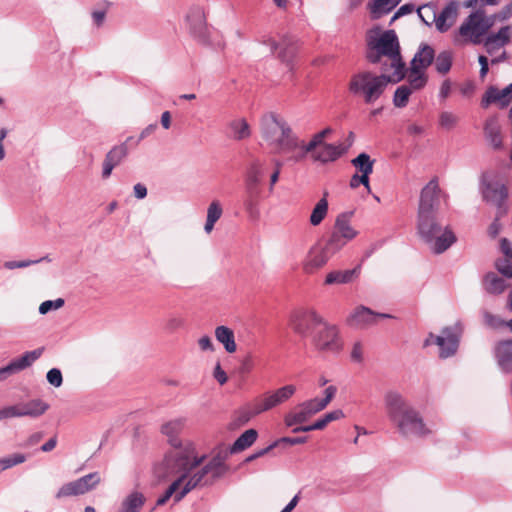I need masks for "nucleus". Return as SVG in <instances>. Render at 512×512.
Listing matches in <instances>:
<instances>
[{"mask_svg": "<svg viewBox=\"0 0 512 512\" xmlns=\"http://www.w3.org/2000/svg\"><path fill=\"white\" fill-rule=\"evenodd\" d=\"M345 151L346 148L342 144L334 145L324 142L315 150L308 151V153L311 154V158L314 161L327 163L337 160Z\"/></svg>", "mask_w": 512, "mask_h": 512, "instance_id": "4be33fe9", "label": "nucleus"}, {"mask_svg": "<svg viewBox=\"0 0 512 512\" xmlns=\"http://www.w3.org/2000/svg\"><path fill=\"white\" fill-rule=\"evenodd\" d=\"M484 324L491 329H499L506 327V321L500 316L494 315L491 312L484 310L482 312Z\"/></svg>", "mask_w": 512, "mask_h": 512, "instance_id": "603ef678", "label": "nucleus"}, {"mask_svg": "<svg viewBox=\"0 0 512 512\" xmlns=\"http://www.w3.org/2000/svg\"><path fill=\"white\" fill-rule=\"evenodd\" d=\"M452 66V55L448 51L439 53L435 60V68L438 73L446 74L450 71Z\"/></svg>", "mask_w": 512, "mask_h": 512, "instance_id": "8fccbe9b", "label": "nucleus"}, {"mask_svg": "<svg viewBox=\"0 0 512 512\" xmlns=\"http://www.w3.org/2000/svg\"><path fill=\"white\" fill-rule=\"evenodd\" d=\"M364 185L367 192L370 193L371 192V188H370V184H369V176L368 175H364V174H359V173H355L351 179H350V187L352 189H355L357 187H359V185Z\"/></svg>", "mask_w": 512, "mask_h": 512, "instance_id": "13d9d810", "label": "nucleus"}, {"mask_svg": "<svg viewBox=\"0 0 512 512\" xmlns=\"http://www.w3.org/2000/svg\"><path fill=\"white\" fill-rule=\"evenodd\" d=\"M459 339L452 332L450 328L442 330L441 335L434 336L430 334L425 340V346L436 344L440 348L439 356L441 358H448L454 355L458 348Z\"/></svg>", "mask_w": 512, "mask_h": 512, "instance_id": "a211bd4d", "label": "nucleus"}, {"mask_svg": "<svg viewBox=\"0 0 512 512\" xmlns=\"http://www.w3.org/2000/svg\"><path fill=\"white\" fill-rule=\"evenodd\" d=\"M511 16H512V11L507 6H505L498 13L491 15V16H487V17L493 19V25H494L497 20L505 21V20L509 19Z\"/></svg>", "mask_w": 512, "mask_h": 512, "instance_id": "e2e57ef3", "label": "nucleus"}, {"mask_svg": "<svg viewBox=\"0 0 512 512\" xmlns=\"http://www.w3.org/2000/svg\"><path fill=\"white\" fill-rule=\"evenodd\" d=\"M264 176L263 165L259 161H254L249 166L245 176V189L261 190L259 185Z\"/></svg>", "mask_w": 512, "mask_h": 512, "instance_id": "7c9ffc66", "label": "nucleus"}, {"mask_svg": "<svg viewBox=\"0 0 512 512\" xmlns=\"http://www.w3.org/2000/svg\"><path fill=\"white\" fill-rule=\"evenodd\" d=\"M310 343L315 351L322 354H339L344 348V341L339 328L324 318L315 332L311 334Z\"/></svg>", "mask_w": 512, "mask_h": 512, "instance_id": "6e6552de", "label": "nucleus"}, {"mask_svg": "<svg viewBox=\"0 0 512 512\" xmlns=\"http://www.w3.org/2000/svg\"><path fill=\"white\" fill-rule=\"evenodd\" d=\"M198 345L202 351H214V345L211 338L207 335L202 336L198 340Z\"/></svg>", "mask_w": 512, "mask_h": 512, "instance_id": "338daca9", "label": "nucleus"}, {"mask_svg": "<svg viewBox=\"0 0 512 512\" xmlns=\"http://www.w3.org/2000/svg\"><path fill=\"white\" fill-rule=\"evenodd\" d=\"M295 392L296 387L292 384L280 387L274 391L266 392L254 399L256 409L261 413L271 410L288 401Z\"/></svg>", "mask_w": 512, "mask_h": 512, "instance_id": "dca6fc26", "label": "nucleus"}, {"mask_svg": "<svg viewBox=\"0 0 512 512\" xmlns=\"http://www.w3.org/2000/svg\"><path fill=\"white\" fill-rule=\"evenodd\" d=\"M328 424L326 423V420L324 417L318 419L317 421H315L313 424L311 425H307V426H298V427H295L293 429V432L294 433H297V432H309V431H313V430H322L324 429Z\"/></svg>", "mask_w": 512, "mask_h": 512, "instance_id": "bf43d9fd", "label": "nucleus"}, {"mask_svg": "<svg viewBox=\"0 0 512 512\" xmlns=\"http://www.w3.org/2000/svg\"><path fill=\"white\" fill-rule=\"evenodd\" d=\"M417 230L420 237L436 254L447 250L456 240L451 230L443 229L439 224L436 213H418Z\"/></svg>", "mask_w": 512, "mask_h": 512, "instance_id": "423d86ee", "label": "nucleus"}, {"mask_svg": "<svg viewBox=\"0 0 512 512\" xmlns=\"http://www.w3.org/2000/svg\"><path fill=\"white\" fill-rule=\"evenodd\" d=\"M312 416L314 415L311 413V410L304 402H302L285 415L284 423L287 427H293L295 425L305 423Z\"/></svg>", "mask_w": 512, "mask_h": 512, "instance_id": "c85d7f7f", "label": "nucleus"}, {"mask_svg": "<svg viewBox=\"0 0 512 512\" xmlns=\"http://www.w3.org/2000/svg\"><path fill=\"white\" fill-rule=\"evenodd\" d=\"M512 28L507 25L501 27L497 33L488 35L483 39L484 47L488 54L492 55L495 51L503 48L511 40Z\"/></svg>", "mask_w": 512, "mask_h": 512, "instance_id": "5701e85b", "label": "nucleus"}, {"mask_svg": "<svg viewBox=\"0 0 512 512\" xmlns=\"http://www.w3.org/2000/svg\"><path fill=\"white\" fill-rule=\"evenodd\" d=\"M402 0H370L367 4L373 19H379L391 12Z\"/></svg>", "mask_w": 512, "mask_h": 512, "instance_id": "2f4dec72", "label": "nucleus"}, {"mask_svg": "<svg viewBox=\"0 0 512 512\" xmlns=\"http://www.w3.org/2000/svg\"><path fill=\"white\" fill-rule=\"evenodd\" d=\"M337 393V387L334 385L328 386L324 390L325 397L322 399L319 398H313L307 401H304L306 406L311 410V413L313 415L317 414L318 412L324 410L329 403L334 399Z\"/></svg>", "mask_w": 512, "mask_h": 512, "instance_id": "473e14b6", "label": "nucleus"}, {"mask_svg": "<svg viewBox=\"0 0 512 512\" xmlns=\"http://www.w3.org/2000/svg\"><path fill=\"white\" fill-rule=\"evenodd\" d=\"M511 94H512V84L508 85L501 91H498L496 89H490L487 92L486 105H488L492 101H500L506 97H509Z\"/></svg>", "mask_w": 512, "mask_h": 512, "instance_id": "864d4df0", "label": "nucleus"}, {"mask_svg": "<svg viewBox=\"0 0 512 512\" xmlns=\"http://www.w3.org/2000/svg\"><path fill=\"white\" fill-rule=\"evenodd\" d=\"M493 27V19L488 18L483 10L471 13L460 25L458 35L462 44L479 45L488 31Z\"/></svg>", "mask_w": 512, "mask_h": 512, "instance_id": "0eeeda50", "label": "nucleus"}, {"mask_svg": "<svg viewBox=\"0 0 512 512\" xmlns=\"http://www.w3.org/2000/svg\"><path fill=\"white\" fill-rule=\"evenodd\" d=\"M337 253L328 242L312 245L302 261L303 272L308 275L315 274Z\"/></svg>", "mask_w": 512, "mask_h": 512, "instance_id": "f8f14e48", "label": "nucleus"}, {"mask_svg": "<svg viewBox=\"0 0 512 512\" xmlns=\"http://www.w3.org/2000/svg\"><path fill=\"white\" fill-rule=\"evenodd\" d=\"M434 58V49L427 44H422L412 59L410 66H415L418 69L426 71V69L432 64Z\"/></svg>", "mask_w": 512, "mask_h": 512, "instance_id": "72a5a7b5", "label": "nucleus"}, {"mask_svg": "<svg viewBox=\"0 0 512 512\" xmlns=\"http://www.w3.org/2000/svg\"><path fill=\"white\" fill-rule=\"evenodd\" d=\"M258 414H261V412L256 409V403L253 400L250 403H248L247 405H245L244 407L240 408L234 414V418L231 422V426L234 428L241 427V426L245 425L246 423H248L251 420V418H253L254 416H256Z\"/></svg>", "mask_w": 512, "mask_h": 512, "instance_id": "c9c22d12", "label": "nucleus"}, {"mask_svg": "<svg viewBox=\"0 0 512 512\" xmlns=\"http://www.w3.org/2000/svg\"><path fill=\"white\" fill-rule=\"evenodd\" d=\"M483 287L489 294L499 295L507 288L506 281L494 272L487 273L483 278Z\"/></svg>", "mask_w": 512, "mask_h": 512, "instance_id": "e433bc0d", "label": "nucleus"}, {"mask_svg": "<svg viewBox=\"0 0 512 512\" xmlns=\"http://www.w3.org/2000/svg\"><path fill=\"white\" fill-rule=\"evenodd\" d=\"M194 455L197 458H200L201 461L195 465L189 474L187 475L183 485V488L181 491H179L176 496H174V500L176 502L180 501L187 493H189L192 489L207 485L211 482V479L218 476L222 463L219 459H212L210 462L199 468L197 471H195L196 468H198L205 460V456H198L196 454V451L194 450Z\"/></svg>", "mask_w": 512, "mask_h": 512, "instance_id": "1a4fd4ad", "label": "nucleus"}, {"mask_svg": "<svg viewBox=\"0 0 512 512\" xmlns=\"http://www.w3.org/2000/svg\"><path fill=\"white\" fill-rule=\"evenodd\" d=\"M144 503V495L139 492H133L123 501L122 506L126 512H138Z\"/></svg>", "mask_w": 512, "mask_h": 512, "instance_id": "de8ad7c7", "label": "nucleus"}, {"mask_svg": "<svg viewBox=\"0 0 512 512\" xmlns=\"http://www.w3.org/2000/svg\"><path fill=\"white\" fill-rule=\"evenodd\" d=\"M331 133L330 128H326L315 135H313L312 139L309 143H305L303 140H300V150L296 156H294V163H298L303 161L308 154V151L315 150L322 143H324V139Z\"/></svg>", "mask_w": 512, "mask_h": 512, "instance_id": "cd10ccee", "label": "nucleus"}, {"mask_svg": "<svg viewBox=\"0 0 512 512\" xmlns=\"http://www.w3.org/2000/svg\"><path fill=\"white\" fill-rule=\"evenodd\" d=\"M351 163L359 174L369 176L373 172L374 160L366 153H360L356 158L352 159Z\"/></svg>", "mask_w": 512, "mask_h": 512, "instance_id": "49530a36", "label": "nucleus"}, {"mask_svg": "<svg viewBox=\"0 0 512 512\" xmlns=\"http://www.w3.org/2000/svg\"><path fill=\"white\" fill-rule=\"evenodd\" d=\"M323 317L313 309H298L290 314L288 325L301 338L311 339Z\"/></svg>", "mask_w": 512, "mask_h": 512, "instance_id": "9b49d317", "label": "nucleus"}, {"mask_svg": "<svg viewBox=\"0 0 512 512\" xmlns=\"http://www.w3.org/2000/svg\"><path fill=\"white\" fill-rule=\"evenodd\" d=\"M64 305V300L62 298H58L55 301H44L39 306V312L41 314H46L52 309H59Z\"/></svg>", "mask_w": 512, "mask_h": 512, "instance_id": "052dcab7", "label": "nucleus"}, {"mask_svg": "<svg viewBox=\"0 0 512 512\" xmlns=\"http://www.w3.org/2000/svg\"><path fill=\"white\" fill-rule=\"evenodd\" d=\"M353 213L339 214L334 223L332 233L328 239V243L339 252L345 245L357 237L358 231L351 225V217Z\"/></svg>", "mask_w": 512, "mask_h": 512, "instance_id": "ddd939ff", "label": "nucleus"}, {"mask_svg": "<svg viewBox=\"0 0 512 512\" xmlns=\"http://www.w3.org/2000/svg\"><path fill=\"white\" fill-rule=\"evenodd\" d=\"M361 272V267L356 266L348 270H333L326 274L324 285L349 284L356 280Z\"/></svg>", "mask_w": 512, "mask_h": 512, "instance_id": "bb28decb", "label": "nucleus"}, {"mask_svg": "<svg viewBox=\"0 0 512 512\" xmlns=\"http://www.w3.org/2000/svg\"><path fill=\"white\" fill-rule=\"evenodd\" d=\"M258 437V433L255 429H248L242 433L234 442L231 447V452L237 453L243 451L254 444Z\"/></svg>", "mask_w": 512, "mask_h": 512, "instance_id": "c03bdc74", "label": "nucleus"}, {"mask_svg": "<svg viewBox=\"0 0 512 512\" xmlns=\"http://www.w3.org/2000/svg\"><path fill=\"white\" fill-rule=\"evenodd\" d=\"M366 42L369 48L367 59L371 63H382V70L391 73L394 82L405 77V63L400 55V46L396 33L388 30L380 34V29L375 28L367 32Z\"/></svg>", "mask_w": 512, "mask_h": 512, "instance_id": "f257e3e1", "label": "nucleus"}, {"mask_svg": "<svg viewBox=\"0 0 512 512\" xmlns=\"http://www.w3.org/2000/svg\"><path fill=\"white\" fill-rule=\"evenodd\" d=\"M101 481L98 472L89 473L79 479L62 485L56 493V498H66L83 495L94 489Z\"/></svg>", "mask_w": 512, "mask_h": 512, "instance_id": "2eb2a0df", "label": "nucleus"}, {"mask_svg": "<svg viewBox=\"0 0 512 512\" xmlns=\"http://www.w3.org/2000/svg\"><path fill=\"white\" fill-rule=\"evenodd\" d=\"M484 133L494 148H499L502 145V136L498 120L495 117H490L486 120L484 126Z\"/></svg>", "mask_w": 512, "mask_h": 512, "instance_id": "4c0bfd02", "label": "nucleus"}, {"mask_svg": "<svg viewBox=\"0 0 512 512\" xmlns=\"http://www.w3.org/2000/svg\"><path fill=\"white\" fill-rule=\"evenodd\" d=\"M20 405L23 416L32 418L43 415L49 409V404L40 399H33L25 403H20Z\"/></svg>", "mask_w": 512, "mask_h": 512, "instance_id": "58836bf2", "label": "nucleus"}, {"mask_svg": "<svg viewBox=\"0 0 512 512\" xmlns=\"http://www.w3.org/2000/svg\"><path fill=\"white\" fill-rule=\"evenodd\" d=\"M47 381L54 387H60L63 382L62 373L57 368H52L47 373Z\"/></svg>", "mask_w": 512, "mask_h": 512, "instance_id": "680f3d73", "label": "nucleus"}, {"mask_svg": "<svg viewBox=\"0 0 512 512\" xmlns=\"http://www.w3.org/2000/svg\"><path fill=\"white\" fill-rule=\"evenodd\" d=\"M201 461L194 455V448L189 445L184 450L178 451L175 454L165 457L163 462L155 468L156 476L161 480H167L177 474L179 477L168 487L165 493L158 498L156 505L162 506L176 494L184 483L187 475L191 469Z\"/></svg>", "mask_w": 512, "mask_h": 512, "instance_id": "20e7f679", "label": "nucleus"}, {"mask_svg": "<svg viewBox=\"0 0 512 512\" xmlns=\"http://www.w3.org/2000/svg\"><path fill=\"white\" fill-rule=\"evenodd\" d=\"M127 146L125 144H121L113 147L105 156L103 161V171L102 177L107 179L114 167H116L127 155Z\"/></svg>", "mask_w": 512, "mask_h": 512, "instance_id": "393cba45", "label": "nucleus"}, {"mask_svg": "<svg viewBox=\"0 0 512 512\" xmlns=\"http://www.w3.org/2000/svg\"><path fill=\"white\" fill-rule=\"evenodd\" d=\"M272 47L277 51L278 58L287 65H290L297 50L295 42L290 38H284L280 43L273 41Z\"/></svg>", "mask_w": 512, "mask_h": 512, "instance_id": "c756f323", "label": "nucleus"}, {"mask_svg": "<svg viewBox=\"0 0 512 512\" xmlns=\"http://www.w3.org/2000/svg\"><path fill=\"white\" fill-rule=\"evenodd\" d=\"M458 122V117L451 113V112H448V111H444L440 114V118H439V123L441 125V127L445 128V129H452L456 126Z\"/></svg>", "mask_w": 512, "mask_h": 512, "instance_id": "4d7b16f0", "label": "nucleus"}, {"mask_svg": "<svg viewBox=\"0 0 512 512\" xmlns=\"http://www.w3.org/2000/svg\"><path fill=\"white\" fill-rule=\"evenodd\" d=\"M500 250L503 254L502 257L512 258V244L507 238H502L500 240Z\"/></svg>", "mask_w": 512, "mask_h": 512, "instance_id": "774afa93", "label": "nucleus"}, {"mask_svg": "<svg viewBox=\"0 0 512 512\" xmlns=\"http://www.w3.org/2000/svg\"><path fill=\"white\" fill-rule=\"evenodd\" d=\"M26 460L23 454H14L3 459H0V471L13 467L17 464H21Z\"/></svg>", "mask_w": 512, "mask_h": 512, "instance_id": "6e6d98bb", "label": "nucleus"}, {"mask_svg": "<svg viewBox=\"0 0 512 512\" xmlns=\"http://www.w3.org/2000/svg\"><path fill=\"white\" fill-rule=\"evenodd\" d=\"M414 91L411 89V87L407 85H401L399 86L395 93L393 98V103L398 108H403L407 105L410 95Z\"/></svg>", "mask_w": 512, "mask_h": 512, "instance_id": "09e8293b", "label": "nucleus"}, {"mask_svg": "<svg viewBox=\"0 0 512 512\" xmlns=\"http://www.w3.org/2000/svg\"><path fill=\"white\" fill-rule=\"evenodd\" d=\"M186 22L189 26L191 33L198 38L206 37V16L202 7L194 5L190 7L187 15Z\"/></svg>", "mask_w": 512, "mask_h": 512, "instance_id": "412c9836", "label": "nucleus"}, {"mask_svg": "<svg viewBox=\"0 0 512 512\" xmlns=\"http://www.w3.org/2000/svg\"><path fill=\"white\" fill-rule=\"evenodd\" d=\"M216 340L221 343L227 353H234L237 350L234 332L231 328L221 325L215 329Z\"/></svg>", "mask_w": 512, "mask_h": 512, "instance_id": "f704fd0d", "label": "nucleus"}, {"mask_svg": "<svg viewBox=\"0 0 512 512\" xmlns=\"http://www.w3.org/2000/svg\"><path fill=\"white\" fill-rule=\"evenodd\" d=\"M483 201L496 208L497 215L503 216L507 212L508 187L498 178L484 177L480 184Z\"/></svg>", "mask_w": 512, "mask_h": 512, "instance_id": "9d476101", "label": "nucleus"}, {"mask_svg": "<svg viewBox=\"0 0 512 512\" xmlns=\"http://www.w3.org/2000/svg\"><path fill=\"white\" fill-rule=\"evenodd\" d=\"M442 196L447 198L440 189L437 178L431 179L421 190L418 213H437Z\"/></svg>", "mask_w": 512, "mask_h": 512, "instance_id": "f3484780", "label": "nucleus"}, {"mask_svg": "<svg viewBox=\"0 0 512 512\" xmlns=\"http://www.w3.org/2000/svg\"><path fill=\"white\" fill-rule=\"evenodd\" d=\"M351 359L355 362H361L363 360V347L360 342H356L353 345Z\"/></svg>", "mask_w": 512, "mask_h": 512, "instance_id": "69168bd1", "label": "nucleus"}, {"mask_svg": "<svg viewBox=\"0 0 512 512\" xmlns=\"http://www.w3.org/2000/svg\"><path fill=\"white\" fill-rule=\"evenodd\" d=\"M424 11H429L428 18L432 19V22L435 23L436 28L440 32H446L456 21L458 14V3L456 1L450 2L444 7L439 15H436L434 8L431 5H423L419 7L417 9L418 16L425 24L429 25L428 19H426L424 16Z\"/></svg>", "mask_w": 512, "mask_h": 512, "instance_id": "4468645a", "label": "nucleus"}, {"mask_svg": "<svg viewBox=\"0 0 512 512\" xmlns=\"http://www.w3.org/2000/svg\"><path fill=\"white\" fill-rule=\"evenodd\" d=\"M185 326V319L179 315L169 316L163 325V329L167 333H175Z\"/></svg>", "mask_w": 512, "mask_h": 512, "instance_id": "3c124183", "label": "nucleus"}, {"mask_svg": "<svg viewBox=\"0 0 512 512\" xmlns=\"http://www.w3.org/2000/svg\"><path fill=\"white\" fill-rule=\"evenodd\" d=\"M407 86L411 87L413 91L421 90L425 87L428 76L426 71L410 66L407 74Z\"/></svg>", "mask_w": 512, "mask_h": 512, "instance_id": "ea45409f", "label": "nucleus"}, {"mask_svg": "<svg viewBox=\"0 0 512 512\" xmlns=\"http://www.w3.org/2000/svg\"><path fill=\"white\" fill-rule=\"evenodd\" d=\"M223 213L222 206L218 200H213L207 209V219L204 226L206 233H210L215 223L221 218Z\"/></svg>", "mask_w": 512, "mask_h": 512, "instance_id": "a18cd8bd", "label": "nucleus"}, {"mask_svg": "<svg viewBox=\"0 0 512 512\" xmlns=\"http://www.w3.org/2000/svg\"><path fill=\"white\" fill-rule=\"evenodd\" d=\"M383 401L389 421L402 437H424L431 433L421 414L401 393L395 390L387 391Z\"/></svg>", "mask_w": 512, "mask_h": 512, "instance_id": "f03ea898", "label": "nucleus"}, {"mask_svg": "<svg viewBox=\"0 0 512 512\" xmlns=\"http://www.w3.org/2000/svg\"><path fill=\"white\" fill-rule=\"evenodd\" d=\"M261 190L245 189L243 207L250 221H258L260 218Z\"/></svg>", "mask_w": 512, "mask_h": 512, "instance_id": "a878e982", "label": "nucleus"}, {"mask_svg": "<svg viewBox=\"0 0 512 512\" xmlns=\"http://www.w3.org/2000/svg\"><path fill=\"white\" fill-rule=\"evenodd\" d=\"M184 426L185 419L183 418L174 419L162 425V433L169 438L170 444L175 448V451L169 453L166 457H169L178 451L184 450L189 445L195 448L194 445L191 443H187L183 447L181 446V441L178 439V435L181 433Z\"/></svg>", "mask_w": 512, "mask_h": 512, "instance_id": "aec40b11", "label": "nucleus"}, {"mask_svg": "<svg viewBox=\"0 0 512 512\" xmlns=\"http://www.w3.org/2000/svg\"><path fill=\"white\" fill-rule=\"evenodd\" d=\"M328 192H324L323 197L316 203L312 210L309 221L312 226H318L325 219L328 213Z\"/></svg>", "mask_w": 512, "mask_h": 512, "instance_id": "37998d69", "label": "nucleus"}, {"mask_svg": "<svg viewBox=\"0 0 512 512\" xmlns=\"http://www.w3.org/2000/svg\"><path fill=\"white\" fill-rule=\"evenodd\" d=\"M390 82H394L391 73L376 74L362 70L350 77L348 91L365 104H373L380 99Z\"/></svg>", "mask_w": 512, "mask_h": 512, "instance_id": "39448f33", "label": "nucleus"}, {"mask_svg": "<svg viewBox=\"0 0 512 512\" xmlns=\"http://www.w3.org/2000/svg\"><path fill=\"white\" fill-rule=\"evenodd\" d=\"M261 137L275 154H288L287 161L294 162L300 150V139L279 115L269 112L262 116Z\"/></svg>", "mask_w": 512, "mask_h": 512, "instance_id": "7ed1b4c3", "label": "nucleus"}, {"mask_svg": "<svg viewBox=\"0 0 512 512\" xmlns=\"http://www.w3.org/2000/svg\"><path fill=\"white\" fill-rule=\"evenodd\" d=\"M44 348H37L33 351L26 352L23 356L13 360L10 365L14 373L21 371L29 367L34 361H36L43 353Z\"/></svg>", "mask_w": 512, "mask_h": 512, "instance_id": "a19ab883", "label": "nucleus"}, {"mask_svg": "<svg viewBox=\"0 0 512 512\" xmlns=\"http://www.w3.org/2000/svg\"><path fill=\"white\" fill-rule=\"evenodd\" d=\"M385 313H376L365 306L356 307L347 317L346 322L349 326L355 328H364L376 322V318H391Z\"/></svg>", "mask_w": 512, "mask_h": 512, "instance_id": "6ab92c4d", "label": "nucleus"}, {"mask_svg": "<svg viewBox=\"0 0 512 512\" xmlns=\"http://www.w3.org/2000/svg\"><path fill=\"white\" fill-rule=\"evenodd\" d=\"M496 361L505 373H512V340H502L494 348Z\"/></svg>", "mask_w": 512, "mask_h": 512, "instance_id": "b1692460", "label": "nucleus"}, {"mask_svg": "<svg viewBox=\"0 0 512 512\" xmlns=\"http://www.w3.org/2000/svg\"><path fill=\"white\" fill-rule=\"evenodd\" d=\"M230 135L235 140H244L250 137L251 130L244 118L235 119L229 123Z\"/></svg>", "mask_w": 512, "mask_h": 512, "instance_id": "79ce46f5", "label": "nucleus"}, {"mask_svg": "<svg viewBox=\"0 0 512 512\" xmlns=\"http://www.w3.org/2000/svg\"><path fill=\"white\" fill-rule=\"evenodd\" d=\"M495 267L503 276L512 278V257H501L497 259Z\"/></svg>", "mask_w": 512, "mask_h": 512, "instance_id": "5fc2aeb1", "label": "nucleus"}, {"mask_svg": "<svg viewBox=\"0 0 512 512\" xmlns=\"http://www.w3.org/2000/svg\"><path fill=\"white\" fill-rule=\"evenodd\" d=\"M213 376L220 385H224L228 380L226 372L221 368L220 363L216 364L213 371Z\"/></svg>", "mask_w": 512, "mask_h": 512, "instance_id": "0e129e2a", "label": "nucleus"}]
</instances>
